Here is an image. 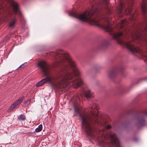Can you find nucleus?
<instances>
[{
	"label": "nucleus",
	"mask_w": 147,
	"mask_h": 147,
	"mask_svg": "<svg viewBox=\"0 0 147 147\" xmlns=\"http://www.w3.org/2000/svg\"><path fill=\"white\" fill-rule=\"evenodd\" d=\"M50 55L58 56L60 58L61 62L64 61L67 62L68 64L67 69L69 71L66 73L61 72L58 74V77H60L61 80L56 85V88L62 89L68 86H73L75 88L79 87L84 84V81L80 78H77L76 76L78 75L79 71L76 67L74 62L71 59L67 54L64 53L61 51H57L55 52H51Z\"/></svg>",
	"instance_id": "1"
},
{
	"label": "nucleus",
	"mask_w": 147,
	"mask_h": 147,
	"mask_svg": "<svg viewBox=\"0 0 147 147\" xmlns=\"http://www.w3.org/2000/svg\"><path fill=\"white\" fill-rule=\"evenodd\" d=\"M96 11V6H93L90 10L85 11L82 14H78L73 12L70 14L69 15L78 18L83 21L88 22L91 24L102 28L107 32H111V34L113 36L115 39L122 35V33L121 32H116L111 28L110 19L105 18L100 21L98 18H91L94 12Z\"/></svg>",
	"instance_id": "2"
},
{
	"label": "nucleus",
	"mask_w": 147,
	"mask_h": 147,
	"mask_svg": "<svg viewBox=\"0 0 147 147\" xmlns=\"http://www.w3.org/2000/svg\"><path fill=\"white\" fill-rule=\"evenodd\" d=\"M98 105L94 104L88 111L86 110L80 114V119L82 120V126L90 136L93 131L91 125L92 122L93 121L94 123L97 122L96 117H98Z\"/></svg>",
	"instance_id": "3"
},
{
	"label": "nucleus",
	"mask_w": 147,
	"mask_h": 147,
	"mask_svg": "<svg viewBox=\"0 0 147 147\" xmlns=\"http://www.w3.org/2000/svg\"><path fill=\"white\" fill-rule=\"evenodd\" d=\"M140 34H138L133 33L131 36H130L127 40V41L125 42H123L120 41L119 42L120 44H123L125 47L131 51L132 52H138L140 51V49L138 48H136L134 47L132 45V42L134 40H136L137 39L140 38Z\"/></svg>",
	"instance_id": "4"
},
{
	"label": "nucleus",
	"mask_w": 147,
	"mask_h": 147,
	"mask_svg": "<svg viewBox=\"0 0 147 147\" xmlns=\"http://www.w3.org/2000/svg\"><path fill=\"white\" fill-rule=\"evenodd\" d=\"M37 65L40 68L45 75L47 76L49 72V69L46 62L45 61H41L39 62Z\"/></svg>",
	"instance_id": "5"
},
{
	"label": "nucleus",
	"mask_w": 147,
	"mask_h": 147,
	"mask_svg": "<svg viewBox=\"0 0 147 147\" xmlns=\"http://www.w3.org/2000/svg\"><path fill=\"white\" fill-rule=\"evenodd\" d=\"M111 142L110 144V146H114V147H119V141L115 136V134H111Z\"/></svg>",
	"instance_id": "6"
},
{
	"label": "nucleus",
	"mask_w": 147,
	"mask_h": 147,
	"mask_svg": "<svg viewBox=\"0 0 147 147\" xmlns=\"http://www.w3.org/2000/svg\"><path fill=\"white\" fill-rule=\"evenodd\" d=\"M55 78L53 76H50L38 82L36 84V86L37 87L41 86L45 82H49L50 83H52L53 81L55 80Z\"/></svg>",
	"instance_id": "7"
},
{
	"label": "nucleus",
	"mask_w": 147,
	"mask_h": 147,
	"mask_svg": "<svg viewBox=\"0 0 147 147\" xmlns=\"http://www.w3.org/2000/svg\"><path fill=\"white\" fill-rule=\"evenodd\" d=\"M12 5L14 11L15 13L19 14L20 13L18 5L16 2H13L12 3Z\"/></svg>",
	"instance_id": "8"
},
{
	"label": "nucleus",
	"mask_w": 147,
	"mask_h": 147,
	"mask_svg": "<svg viewBox=\"0 0 147 147\" xmlns=\"http://www.w3.org/2000/svg\"><path fill=\"white\" fill-rule=\"evenodd\" d=\"M127 21L125 20L122 21L121 22L119 23L117 26V28L118 29L121 28L123 27L124 26V24L127 22Z\"/></svg>",
	"instance_id": "9"
},
{
	"label": "nucleus",
	"mask_w": 147,
	"mask_h": 147,
	"mask_svg": "<svg viewBox=\"0 0 147 147\" xmlns=\"http://www.w3.org/2000/svg\"><path fill=\"white\" fill-rule=\"evenodd\" d=\"M16 20L15 18L11 20L9 22V28H13L15 26L16 23Z\"/></svg>",
	"instance_id": "10"
},
{
	"label": "nucleus",
	"mask_w": 147,
	"mask_h": 147,
	"mask_svg": "<svg viewBox=\"0 0 147 147\" xmlns=\"http://www.w3.org/2000/svg\"><path fill=\"white\" fill-rule=\"evenodd\" d=\"M92 93L89 90L86 91L85 92L84 96L86 98H89L92 96Z\"/></svg>",
	"instance_id": "11"
},
{
	"label": "nucleus",
	"mask_w": 147,
	"mask_h": 147,
	"mask_svg": "<svg viewBox=\"0 0 147 147\" xmlns=\"http://www.w3.org/2000/svg\"><path fill=\"white\" fill-rule=\"evenodd\" d=\"M123 6V3L122 2H121L119 6L117 8V12L118 13H120L122 12Z\"/></svg>",
	"instance_id": "12"
},
{
	"label": "nucleus",
	"mask_w": 147,
	"mask_h": 147,
	"mask_svg": "<svg viewBox=\"0 0 147 147\" xmlns=\"http://www.w3.org/2000/svg\"><path fill=\"white\" fill-rule=\"evenodd\" d=\"M142 9L143 12H145L147 10V4L146 3L143 2L142 5Z\"/></svg>",
	"instance_id": "13"
},
{
	"label": "nucleus",
	"mask_w": 147,
	"mask_h": 147,
	"mask_svg": "<svg viewBox=\"0 0 147 147\" xmlns=\"http://www.w3.org/2000/svg\"><path fill=\"white\" fill-rule=\"evenodd\" d=\"M18 118L19 120L23 121L26 119V117L24 115H21L18 117Z\"/></svg>",
	"instance_id": "14"
},
{
	"label": "nucleus",
	"mask_w": 147,
	"mask_h": 147,
	"mask_svg": "<svg viewBox=\"0 0 147 147\" xmlns=\"http://www.w3.org/2000/svg\"><path fill=\"white\" fill-rule=\"evenodd\" d=\"M139 123L141 126H144L145 124V121L144 119H141L139 121Z\"/></svg>",
	"instance_id": "15"
},
{
	"label": "nucleus",
	"mask_w": 147,
	"mask_h": 147,
	"mask_svg": "<svg viewBox=\"0 0 147 147\" xmlns=\"http://www.w3.org/2000/svg\"><path fill=\"white\" fill-rule=\"evenodd\" d=\"M42 129V125H40L38 128H36L35 129V131L36 132H40L41 131Z\"/></svg>",
	"instance_id": "16"
},
{
	"label": "nucleus",
	"mask_w": 147,
	"mask_h": 147,
	"mask_svg": "<svg viewBox=\"0 0 147 147\" xmlns=\"http://www.w3.org/2000/svg\"><path fill=\"white\" fill-rule=\"evenodd\" d=\"M17 106L15 105L14 103L10 107L9 110V111H13Z\"/></svg>",
	"instance_id": "17"
},
{
	"label": "nucleus",
	"mask_w": 147,
	"mask_h": 147,
	"mask_svg": "<svg viewBox=\"0 0 147 147\" xmlns=\"http://www.w3.org/2000/svg\"><path fill=\"white\" fill-rule=\"evenodd\" d=\"M131 9L130 8H127L125 10V13L126 14H127L130 13L131 10Z\"/></svg>",
	"instance_id": "18"
},
{
	"label": "nucleus",
	"mask_w": 147,
	"mask_h": 147,
	"mask_svg": "<svg viewBox=\"0 0 147 147\" xmlns=\"http://www.w3.org/2000/svg\"><path fill=\"white\" fill-rule=\"evenodd\" d=\"M31 102V100H29L26 102L24 104V105L25 106H27Z\"/></svg>",
	"instance_id": "19"
},
{
	"label": "nucleus",
	"mask_w": 147,
	"mask_h": 147,
	"mask_svg": "<svg viewBox=\"0 0 147 147\" xmlns=\"http://www.w3.org/2000/svg\"><path fill=\"white\" fill-rule=\"evenodd\" d=\"M23 100H24V97H23L21 98H20L17 100L18 102H19V103H20V104L22 102Z\"/></svg>",
	"instance_id": "20"
},
{
	"label": "nucleus",
	"mask_w": 147,
	"mask_h": 147,
	"mask_svg": "<svg viewBox=\"0 0 147 147\" xmlns=\"http://www.w3.org/2000/svg\"><path fill=\"white\" fill-rule=\"evenodd\" d=\"M14 103L15 105H16L17 106L18 105L20 104V103L18 102L17 100L15 101Z\"/></svg>",
	"instance_id": "21"
},
{
	"label": "nucleus",
	"mask_w": 147,
	"mask_h": 147,
	"mask_svg": "<svg viewBox=\"0 0 147 147\" xmlns=\"http://www.w3.org/2000/svg\"><path fill=\"white\" fill-rule=\"evenodd\" d=\"M106 128L107 129H110L111 128V126L110 125H109L106 127Z\"/></svg>",
	"instance_id": "22"
},
{
	"label": "nucleus",
	"mask_w": 147,
	"mask_h": 147,
	"mask_svg": "<svg viewBox=\"0 0 147 147\" xmlns=\"http://www.w3.org/2000/svg\"><path fill=\"white\" fill-rule=\"evenodd\" d=\"M104 1L105 3L106 4L108 3V1L107 0H104Z\"/></svg>",
	"instance_id": "23"
},
{
	"label": "nucleus",
	"mask_w": 147,
	"mask_h": 147,
	"mask_svg": "<svg viewBox=\"0 0 147 147\" xmlns=\"http://www.w3.org/2000/svg\"><path fill=\"white\" fill-rule=\"evenodd\" d=\"M3 0H0V5H1V4L3 2Z\"/></svg>",
	"instance_id": "24"
},
{
	"label": "nucleus",
	"mask_w": 147,
	"mask_h": 147,
	"mask_svg": "<svg viewBox=\"0 0 147 147\" xmlns=\"http://www.w3.org/2000/svg\"><path fill=\"white\" fill-rule=\"evenodd\" d=\"M133 15H131V16H130V19H133Z\"/></svg>",
	"instance_id": "25"
},
{
	"label": "nucleus",
	"mask_w": 147,
	"mask_h": 147,
	"mask_svg": "<svg viewBox=\"0 0 147 147\" xmlns=\"http://www.w3.org/2000/svg\"><path fill=\"white\" fill-rule=\"evenodd\" d=\"M112 74L113 73H112V72H111L110 73V75L111 76V75H112Z\"/></svg>",
	"instance_id": "26"
},
{
	"label": "nucleus",
	"mask_w": 147,
	"mask_h": 147,
	"mask_svg": "<svg viewBox=\"0 0 147 147\" xmlns=\"http://www.w3.org/2000/svg\"><path fill=\"white\" fill-rule=\"evenodd\" d=\"M77 113H79V111L78 110H77Z\"/></svg>",
	"instance_id": "27"
}]
</instances>
